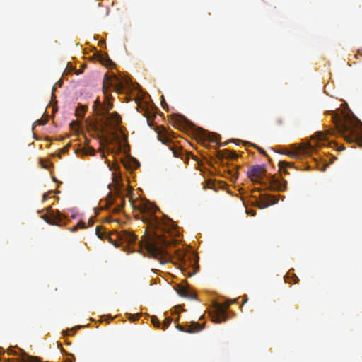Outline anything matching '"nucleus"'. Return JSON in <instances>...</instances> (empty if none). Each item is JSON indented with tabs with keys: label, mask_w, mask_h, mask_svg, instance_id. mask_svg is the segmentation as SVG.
<instances>
[{
	"label": "nucleus",
	"mask_w": 362,
	"mask_h": 362,
	"mask_svg": "<svg viewBox=\"0 0 362 362\" xmlns=\"http://www.w3.org/2000/svg\"><path fill=\"white\" fill-rule=\"evenodd\" d=\"M157 207L155 206H143L141 209V220L147 224L148 228L153 230V240L144 239L139 243V248L145 250L149 256L160 259L162 263L171 261V254L168 247L172 243L169 230L173 228V221L165 217L160 219L154 215Z\"/></svg>",
	"instance_id": "1"
},
{
	"label": "nucleus",
	"mask_w": 362,
	"mask_h": 362,
	"mask_svg": "<svg viewBox=\"0 0 362 362\" xmlns=\"http://www.w3.org/2000/svg\"><path fill=\"white\" fill-rule=\"evenodd\" d=\"M332 119L335 124L336 130L319 132L317 133V140L315 144L305 143L300 144L295 151H289L287 154L293 158H297L300 154L308 155L315 150V146L323 145V142L327 139L328 135L337 132L342 136L349 143L356 142L362 144L360 132H362V122L357 118H351L348 115H344L330 111Z\"/></svg>",
	"instance_id": "2"
},
{
	"label": "nucleus",
	"mask_w": 362,
	"mask_h": 362,
	"mask_svg": "<svg viewBox=\"0 0 362 362\" xmlns=\"http://www.w3.org/2000/svg\"><path fill=\"white\" fill-rule=\"evenodd\" d=\"M128 85L129 80L127 78H120L116 75L112 76L105 75L103 90L107 101L105 103H102L98 99L95 100L93 110L96 115L103 117V122L105 125L117 126L122 120L117 112L109 113V111L113 107V105L109 101L107 88L112 87L117 92L122 93Z\"/></svg>",
	"instance_id": "3"
},
{
	"label": "nucleus",
	"mask_w": 362,
	"mask_h": 362,
	"mask_svg": "<svg viewBox=\"0 0 362 362\" xmlns=\"http://www.w3.org/2000/svg\"><path fill=\"white\" fill-rule=\"evenodd\" d=\"M113 182L115 183L113 193L108 194L105 208L115 204L117 206L115 207L112 211L113 213H119L125 204L124 195L121 192L122 182L120 177L117 176L113 178Z\"/></svg>",
	"instance_id": "4"
},
{
	"label": "nucleus",
	"mask_w": 362,
	"mask_h": 362,
	"mask_svg": "<svg viewBox=\"0 0 362 362\" xmlns=\"http://www.w3.org/2000/svg\"><path fill=\"white\" fill-rule=\"evenodd\" d=\"M108 240L112 243L116 247H119L120 244L118 243H127L129 244L134 243L137 237L127 230H122L121 232H115L107 236Z\"/></svg>",
	"instance_id": "5"
},
{
	"label": "nucleus",
	"mask_w": 362,
	"mask_h": 362,
	"mask_svg": "<svg viewBox=\"0 0 362 362\" xmlns=\"http://www.w3.org/2000/svg\"><path fill=\"white\" fill-rule=\"evenodd\" d=\"M211 314L212 320L216 323L226 322L228 319L227 308L223 303H216Z\"/></svg>",
	"instance_id": "6"
},
{
	"label": "nucleus",
	"mask_w": 362,
	"mask_h": 362,
	"mask_svg": "<svg viewBox=\"0 0 362 362\" xmlns=\"http://www.w3.org/2000/svg\"><path fill=\"white\" fill-rule=\"evenodd\" d=\"M265 173L266 167L264 165H255L252 166L248 170L247 176L253 182H259Z\"/></svg>",
	"instance_id": "7"
},
{
	"label": "nucleus",
	"mask_w": 362,
	"mask_h": 362,
	"mask_svg": "<svg viewBox=\"0 0 362 362\" xmlns=\"http://www.w3.org/2000/svg\"><path fill=\"white\" fill-rule=\"evenodd\" d=\"M269 182L272 190L283 192L286 189V181L278 176L271 175Z\"/></svg>",
	"instance_id": "8"
},
{
	"label": "nucleus",
	"mask_w": 362,
	"mask_h": 362,
	"mask_svg": "<svg viewBox=\"0 0 362 362\" xmlns=\"http://www.w3.org/2000/svg\"><path fill=\"white\" fill-rule=\"evenodd\" d=\"M278 202V199L274 195L271 194H264L263 199L261 203L259 204V208L264 209L268 207L272 204H276Z\"/></svg>",
	"instance_id": "9"
},
{
	"label": "nucleus",
	"mask_w": 362,
	"mask_h": 362,
	"mask_svg": "<svg viewBox=\"0 0 362 362\" xmlns=\"http://www.w3.org/2000/svg\"><path fill=\"white\" fill-rule=\"evenodd\" d=\"M217 157L219 159H236L238 158V156L234 151H230L228 149H224L222 151H218Z\"/></svg>",
	"instance_id": "10"
},
{
	"label": "nucleus",
	"mask_w": 362,
	"mask_h": 362,
	"mask_svg": "<svg viewBox=\"0 0 362 362\" xmlns=\"http://www.w3.org/2000/svg\"><path fill=\"white\" fill-rule=\"evenodd\" d=\"M169 148L173 152V156L175 157L183 159V156H185L186 160H188V158L186 156L185 153L183 151L182 148L180 146H177L175 144H170Z\"/></svg>",
	"instance_id": "11"
},
{
	"label": "nucleus",
	"mask_w": 362,
	"mask_h": 362,
	"mask_svg": "<svg viewBox=\"0 0 362 362\" xmlns=\"http://www.w3.org/2000/svg\"><path fill=\"white\" fill-rule=\"evenodd\" d=\"M177 293L182 296L189 298H194L195 296L190 291H189L188 288L184 286H178L177 288Z\"/></svg>",
	"instance_id": "12"
},
{
	"label": "nucleus",
	"mask_w": 362,
	"mask_h": 362,
	"mask_svg": "<svg viewBox=\"0 0 362 362\" xmlns=\"http://www.w3.org/2000/svg\"><path fill=\"white\" fill-rule=\"evenodd\" d=\"M43 219L48 223L52 225H59V222L62 221V217L60 214H58L57 216L52 215V216H47L44 215L42 216Z\"/></svg>",
	"instance_id": "13"
},
{
	"label": "nucleus",
	"mask_w": 362,
	"mask_h": 362,
	"mask_svg": "<svg viewBox=\"0 0 362 362\" xmlns=\"http://www.w3.org/2000/svg\"><path fill=\"white\" fill-rule=\"evenodd\" d=\"M202 329L203 326H202L200 324L196 322H192L189 325L187 330H186V332L194 333L201 331Z\"/></svg>",
	"instance_id": "14"
},
{
	"label": "nucleus",
	"mask_w": 362,
	"mask_h": 362,
	"mask_svg": "<svg viewBox=\"0 0 362 362\" xmlns=\"http://www.w3.org/2000/svg\"><path fill=\"white\" fill-rule=\"evenodd\" d=\"M165 129H163L161 132H158V138L163 144L171 143L170 139L167 136Z\"/></svg>",
	"instance_id": "15"
},
{
	"label": "nucleus",
	"mask_w": 362,
	"mask_h": 362,
	"mask_svg": "<svg viewBox=\"0 0 362 362\" xmlns=\"http://www.w3.org/2000/svg\"><path fill=\"white\" fill-rule=\"evenodd\" d=\"M76 152L77 153L80 152L83 155H90V156L95 155V150L93 148H92L90 146H86L82 148H78V149H77V151Z\"/></svg>",
	"instance_id": "16"
},
{
	"label": "nucleus",
	"mask_w": 362,
	"mask_h": 362,
	"mask_svg": "<svg viewBox=\"0 0 362 362\" xmlns=\"http://www.w3.org/2000/svg\"><path fill=\"white\" fill-rule=\"evenodd\" d=\"M86 106L83 105H79L76 110V116L77 117L83 118L84 117L85 112L86 111Z\"/></svg>",
	"instance_id": "17"
},
{
	"label": "nucleus",
	"mask_w": 362,
	"mask_h": 362,
	"mask_svg": "<svg viewBox=\"0 0 362 362\" xmlns=\"http://www.w3.org/2000/svg\"><path fill=\"white\" fill-rule=\"evenodd\" d=\"M175 122L178 124H182L187 121V119L182 115H177L175 117Z\"/></svg>",
	"instance_id": "18"
},
{
	"label": "nucleus",
	"mask_w": 362,
	"mask_h": 362,
	"mask_svg": "<svg viewBox=\"0 0 362 362\" xmlns=\"http://www.w3.org/2000/svg\"><path fill=\"white\" fill-rule=\"evenodd\" d=\"M151 322L156 327H159L161 325L160 322L159 321V320L158 319V317L156 316L151 317Z\"/></svg>",
	"instance_id": "19"
},
{
	"label": "nucleus",
	"mask_w": 362,
	"mask_h": 362,
	"mask_svg": "<svg viewBox=\"0 0 362 362\" xmlns=\"http://www.w3.org/2000/svg\"><path fill=\"white\" fill-rule=\"evenodd\" d=\"M279 168L281 170H282L283 168H286V167H292V164L290 163H288V162H286V161H280L279 163Z\"/></svg>",
	"instance_id": "20"
},
{
	"label": "nucleus",
	"mask_w": 362,
	"mask_h": 362,
	"mask_svg": "<svg viewBox=\"0 0 362 362\" xmlns=\"http://www.w3.org/2000/svg\"><path fill=\"white\" fill-rule=\"evenodd\" d=\"M170 322H171V320L170 318L165 319V321L162 324V329H163V330L166 329L169 327Z\"/></svg>",
	"instance_id": "21"
},
{
	"label": "nucleus",
	"mask_w": 362,
	"mask_h": 362,
	"mask_svg": "<svg viewBox=\"0 0 362 362\" xmlns=\"http://www.w3.org/2000/svg\"><path fill=\"white\" fill-rule=\"evenodd\" d=\"M175 253H176L178 260L180 262H185V255L182 254V252L176 251Z\"/></svg>",
	"instance_id": "22"
},
{
	"label": "nucleus",
	"mask_w": 362,
	"mask_h": 362,
	"mask_svg": "<svg viewBox=\"0 0 362 362\" xmlns=\"http://www.w3.org/2000/svg\"><path fill=\"white\" fill-rule=\"evenodd\" d=\"M95 233L98 238H100V239H103L105 235L101 232V228L99 226L96 228Z\"/></svg>",
	"instance_id": "23"
},
{
	"label": "nucleus",
	"mask_w": 362,
	"mask_h": 362,
	"mask_svg": "<svg viewBox=\"0 0 362 362\" xmlns=\"http://www.w3.org/2000/svg\"><path fill=\"white\" fill-rule=\"evenodd\" d=\"M25 362H39V358L37 357L28 356Z\"/></svg>",
	"instance_id": "24"
},
{
	"label": "nucleus",
	"mask_w": 362,
	"mask_h": 362,
	"mask_svg": "<svg viewBox=\"0 0 362 362\" xmlns=\"http://www.w3.org/2000/svg\"><path fill=\"white\" fill-rule=\"evenodd\" d=\"M86 228V226H85V223L83 222H79L74 228H73V231H76L78 228Z\"/></svg>",
	"instance_id": "25"
},
{
	"label": "nucleus",
	"mask_w": 362,
	"mask_h": 362,
	"mask_svg": "<svg viewBox=\"0 0 362 362\" xmlns=\"http://www.w3.org/2000/svg\"><path fill=\"white\" fill-rule=\"evenodd\" d=\"M105 60H107L108 62L112 63V62L110 61V59L108 58L107 54H105L104 55H101V56H100V61L102 63H104Z\"/></svg>",
	"instance_id": "26"
},
{
	"label": "nucleus",
	"mask_w": 362,
	"mask_h": 362,
	"mask_svg": "<svg viewBox=\"0 0 362 362\" xmlns=\"http://www.w3.org/2000/svg\"><path fill=\"white\" fill-rule=\"evenodd\" d=\"M237 300H238V299H236V300H226V301L224 303H223V305L226 306V308L228 309V308L230 305H232V304L235 303V302Z\"/></svg>",
	"instance_id": "27"
},
{
	"label": "nucleus",
	"mask_w": 362,
	"mask_h": 362,
	"mask_svg": "<svg viewBox=\"0 0 362 362\" xmlns=\"http://www.w3.org/2000/svg\"><path fill=\"white\" fill-rule=\"evenodd\" d=\"M276 122L278 125L281 126L284 124V119L281 117H279L276 119Z\"/></svg>",
	"instance_id": "28"
},
{
	"label": "nucleus",
	"mask_w": 362,
	"mask_h": 362,
	"mask_svg": "<svg viewBox=\"0 0 362 362\" xmlns=\"http://www.w3.org/2000/svg\"><path fill=\"white\" fill-rule=\"evenodd\" d=\"M144 115L146 117H147V118H148V120H147V121H148V125H149V126H152V122H151V121H150V119H149V117H150V114H149V112H146L144 114Z\"/></svg>",
	"instance_id": "29"
},
{
	"label": "nucleus",
	"mask_w": 362,
	"mask_h": 362,
	"mask_svg": "<svg viewBox=\"0 0 362 362\" xmlns=\"http://www.w3.org/2000/svg\"><path fill=\"white\" fill-rule=\"evenodd\" d=\"M252 146H253L255 148H257V150H258V151H259L262 154L265 155V156L267 155V154H266V152H265V151H264L262 148L258 147L257 146H256V145H255V144H252Z\"/></svg>",
	"instance_id": "30"
},
{
	"label": "nucleus",
	"mask_w": 362,
	"mask_h": 362,
	"mask_svg": "<svg viewBox=\"0 0 362 362\" xmlns=\"http://www.w3.org/2000/svg\"><path fill=\"white\" fill-rule=\"evenodd\" d=\"M177 328L180 330V331H182V332H186V330H187V328H185L182 325H178L177 326Z\"/></svg>",
	"instance_id": "31"
},
{
	"label": "nucleus",
	"mask_w": 362,
	"mask_h": 362,
	"mask_svg": "<svg viewBox=\"0 0 362 362\" xmlns=\"http://www.w3.org/2000/svg\"><path fill=\"white\" fill-rule=\"evenodd\" d=\"M51 193V192H48L47 193H45L42 197L43 201L46 200L49 196V194Z\"/></svg>",
	"instance_id": "32"
},
{
	"label": "nucleus",
	"mask_w": 362,
	"mask_h": 362,
	"mask_svg": "<svg viewBox=\"0 0 362 362\" xmlns=\"http://www.w3.org/2000/svg\"><path fill=\"white\" fill-rule=\"evenodd\" d=\"M171 239H172V240H173V241H172V243H171V245H172L173 244V243L175 241V240H173L172 238H171ZM168 251H170V254L172 255L171 246H168ZM173 253H175V251H173Z\"/></svg>",
	"instance_id": "33"
},
{
	"label": "nucleus",
	"mask_w": 362,
	"mask_h": 362,
	"mask_svg": "<svg viewBox=\"0 0 362 362\" xmlns=\"http://www.w3.org/2000/svg\"><path fill=\"white\" fill-rule=\"evenodd\" d=\"M247 300H248V298L247 297V296H243V301L242 305L246 303L247 302Z\"/></svg>",
	"instance_id": "34"
},
{
	"label": "nucleus",
	"mask_w": 362,
	"mask_h": 362,
	"mask_svg": "<svg viewBox=\"0 0 362 362\" xmlns=\"http://www.w3.org/2000/svg\"><path fill=\"white\" fill-rule=\"evenodd\" d=\"M139 315H136L135 316L132 315V320H139Z\"/></svg>",
	"instance_id": "35"
},
{
	"label": "nucleus",
	"mask_w": 362,
	"mask_h": 362,
	"mask_svg": "<svg viewBox=\"0 0 362 362\" xmlns=\"http://www.w3.org/2000/svg\"><path fill=\"white\" fill-rule=\"evenodd\" d=\"M8 354L10 355L16 354V353L11 349H8Z\"/></svg>",
	"instance_id": "36"
},
{
	"label": "nucleus",
	"mask_w": 362,
	"mask_h": 362,
	"mask_svg": "<svg viewBox=\"0 0 362 362\" xmlns=\"http://www.w3.org/2000/svg\"><path fill=\"white\" fill-rule=\"evenodd\" d=\"M293 280H295L294 283L296 284L298 281V278L295 274H293Z\"/></svg>",
	"instance_id": "37"
},
{
	"label": "nucleus",
	"mask_w": 362,
	"mask_h": 362,
	"mask_svg": "<svg viewBox=\"0 0 362 362\" xmlns=\"http://www.w3.org/2000/svg\"><path fill=\"white\" fill-rule=\"evenodd\" d=\"M293 280H295L294 283L296 284L298 281V278L295 274H293Z\"/></svg>",
	"instance_id": "38"
},
{
	"label": "nucleus",
	"mask_w": 362,
	"mask_h": 362,
	"mask_svg": "<svg viewBox=\"0 0 362 362\" xmlns=\"http://www.w3.org/2000/svg\"><path fill=\"white\" fill-rule=\"evenodd\" d=\"M64 362H73V360L71 358H67L64 360Z\"/></svg>",
	"instance_id": "39"
},
{
	"label": "nucleus",
	"mask_w": 362,
	"mask_h": 362,
	"mask_svg": "<svg viewBox=\"0 0 362 362\" xmlns=\"http://www.w3.org/2000/svg\"><path fill=\"white\" fill-rule=\"evenodd\" d=\"M69 147V145L66 146L64 148V151H68Z\"/></svg>",
	"instance_id": "40"
},
{
	"label": "nucleus",
	"mask_w": 362,
	"mask_h": 362,
	"mask_svg": "<svg viewBox=\"0 0 362 362\" xmlns=\"http://www.w3.org/2000/svg\"><path fill=\"white\" fill-rule=\"evenodd\" d=\"M214 137H217V136H216V135H214ZM211 141H216V138L211 139Z\"/></svg>",
	"instance_id": "41"
},
{
	"label": "nucleus",
	"mask_w": 362,
	"mask_h": 362,
	"mask_svg": "<svg viewBox=\"0 0 362 362\" xmlns=\"http://www.w3.org/2000/svg\"><path fill=\"white\" fill-rule=\"evenodd\" d=\"M89 224L90 226L93 224V221L92 219H89Z\"/></svg>",
	"instance_id": "42"
},
{
	"label": "nucleus",
	"mask_w": 362,
	"mask_h": 362,
	"mask_svg": "<svg viewBox=\"0 0 362 362\" xmlns=\"http://www.w3.org/2000/svg\"><path fill=\"white\" fill-rule=\"evenodd\" d=\"M69 332V330H67V331H63V334H64V335H65V334H68V332Z\"/></svg>",
	"instance_id": "43"
},
{
	"label": "nucleus",
	"mask_w": 362,
	"mask_h": 362,
	"mask_svg": "<svg viewBox=\"0 0 362 362\" xmlns=\"http://www.w3.org/2000/svg\"><path fill=\"white\" fill-rule=\"evenodd\" d=\"M162 99H163V103H164L165 105H166V103H165V100H164V97H162Z\"/></svg>",
	"instance_id": "44"
},
{
	"label": "nucleus",
	"mask_w": 362,
	"mask_h": 362,
	"mask_svg": "<svg viewBox=\"0 0 362 362\" xmlns=\"http://www.w3.org/2000/svg\"><path fill=\"white\" fill-rule=\"evenodd\" d=\"M359 53L362 54V48L359 50Z\"/></svg>",
	"instance_id": "45"
},
{
	"label": "nucleus",
	"mask_w": 362,
	"mask_h": 362,
	"mask_svg": "<svg viewBox=\"0 0 362 362\" xmlns=\"http://www.w3.org/2000/svg\"><path fill=\"white\" fill-rule=\"evenodd\" d=\"M70 356H71L72 357L73 360H74V359H75V358H74V355H72V354H70Z\"/></svg>",
	"instance_id": "46"
},
{
	"label": "nucleus",
	"mask_w": 362,
	"mask_h": 362,
	"mask_svg": "<svg viewBox=\"0 0 362 362\" xmlns=\"http://www.w3.org/2000/svg\"><path fill=\"white\" fill-rule=\"evenodd\" d=\"M74 124H75V122H71V125L72 126Z\"/></svg>",
	"instance_id": "47"
},
{
	"label": "nucleus",
	"mask_w": 362,
	"mask_h": 362,
	"mask_svg": "<svg viewBox=\"0 0 362 362\" xmlns=\"http://www.w3.org/2000/svg\"><path fill=\"white\" fill-rule=\"evenodd\" d=\"M45 124V122H41V124Z\"/></svg>",
	"instance_id": "48"
}]
</instances>
